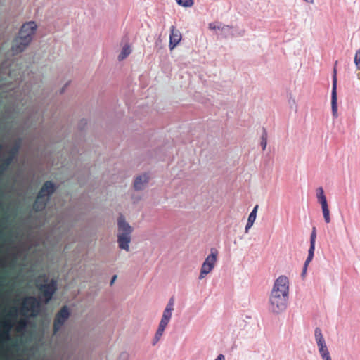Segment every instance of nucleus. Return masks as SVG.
<instances>
[{
    "label": "nucleus",
    "instance_id": "obj_7",
    "mask_svg": "<svg viewBox=\"0 0 360 360\" xmlns=\"http://www.w3.org/2000/svg\"><path fill=\"white\" fill-rule=\"evenodd\" d=\"M314 338L321 359L323 360H332L322 331L319 327H316L314 330Z\"/></svg>",
    "mask_w": 360,
    "mask_h": 360
},
{
    "label": "nucleus",
    "instance_id": "obj_35",
    "mask_svg": "<svg viewBox=\"0 0 360 360\" xmlns=\"http://www.w3.org/2000/svg\"><path fill=\"white\" fill-rule=\"evenodd\" d=\"M117 275H114L112 276V278H111L110 283V285H113V283H115V280L117 279Z\"/></svg>",
    "mask_w": 360,
    "mask_h": 360
},
{
    "label": "nucleus",
    "instance_id": "obj_32",
    "mask_svg": "<svg viewBox=\"0 0 360 360\" xmlns=\"http://www.w3.org/2000/svg\"><path fill=\"white\" fill-rule=\"evenodd\" d=\"M218 26H219V25H217H217H215V23H214V22H210V23H209V28H210V30H218V29H217V27H218Z\"/></svg>",
    "mask_w": 360,
    "mask_h": 360
},
{
    "label": "nucleus",
    "instance_id": "obj_33",
    "mask_svg": "<svg viewBox=\"0 0 360 360\" xmlns=\"http://www.w3.org/2000/svg\"><path fill=\"white\" fill-rule=\"evenodd\" d=\"M214 360H225V356L222 354H219Z\"/></svg>",
    "mask_w": 360,
    "mask_h": 360
},
{
    "label": "nucleus",
    "instance_id": "obj_12",
    "mask_svg": "<svg viewBox=\"0 0 360 360\" xmlns=\"http://www.w3.org/2000/svg\"><path fill=\"white\" fill-rule=\"evenodd\" d=\"M174 299L171 297L165 308L160 325L167 327L171 320L172 311H174Z\"/></svg>",
    "mask_w": 360,
    "mask_h": 360
},
{
    "label": "nucleus",
    "instance_id": "obj_30",
    "mask_svg": "<svg viewBox=\"0 0 360 360\" xmlns=\"http://www.w3.org/2000/svg\"><path fill=\"white\" fill-rule=\"evenodd\" d=\"M86 124H87L86 120L82 119L79 122V127L80 128L81 130H83L84 127L86 125Z\"/></svg>",
    "mask_w": 360,
    "mask_h": 360
},
{
    "label": "nucleus",
    "instance_id": "obj_36",
    "mask_svg": "<svg viewBox=\"0 0 360 360\" xmlns=\"http://www.w3.org/2000/svg\"><path fill=\"white\" fill-rule=\"evenodd\" d=\"M69 84V82H67L64 87H63L60 90V94H63L65 91V88Z\"/></svg>",
    "mask_w": 360,
    "mask_h": 360
},
{
    "label": "nucleus",
    "instance_id": "obj_5",
    "mask_svg": "<svg viewBox=\"0 0 360 360\" xmlns=\"http://www.w3.org/2000/svg\"><path fill=\"white\" fill-rule=\"evenodd\" d=\"M36 286L41 293V296L46 303H48L53 298V295L58 290V283L54 278L49 282V277L46 274H40L37 281Z\"/></svg>",
    "mask_w": 360,
    "mask_h": 360
},
{
    "label": "nucleus",
    "instance_id": "obj_27",
    "mask_svg": "<svg viewBox=\"0 0 360 360\" xmlns=\"http://www.w3.org/2000/svg\"><path fill=\"white\" fill-rule=\"evenodd\" d=\"M354 62L356 69L360 70V48L355 53Z\"/></svg>",
    "mask_w": 360,
    "mask_h": 360
},
{
    "label": "nucleus",
    "instance_id": "obj_28",
    "mask_svg": "<svg viewBox=\"0 0 360 360\" xmlns=\"http://www.w3.org/2000/svg\"><path fill=\"white\" fill-rule=\"evenodd\" d=\"M288 103H289V105L290 106L291 108H295V111L297 112V105L296 104V101L294 98H290V99L288 100Z\"/></svg>",
    "mask_w": 360,
    "mask_h": 360
},
{
    "label": "nucleus",
    "instance_id": "obj_6",
    "mask_svg": "<svg viewBox=\"0 0 360 360\" xmlns=\"http://www.w3.org/2000/svg\"><path fill=\"white\" fill-rule=\"evenodd\" d=\"M22 141L23 139L22 137L17 138L13 146L8 150V155L1 160V163L0 164V181L13 160L17 158Z\"/></svg>",
    "mask_w": 360,
    "mask_h": 360
},
{
    "label": "nucleus",
    "instance_id": "obj_25",
    "mask_svg": "<svg viewBox=\"0 0 360 360\" xmlns=\"http://www.w3.org/2000/svg\"><path fill=\"white\" fill-rule=\"evenodd\" d=\"M13 327V323L12 321H11V320H6L2 323V328H3L2 330H8V331L11 332Z\"/></svg>",
    "mask_w": 360,
    "mask_h": 360
},
{
    "label": "nucleus",
    "instance_id": "obj_16",
    "mask_svg": "<svg viewBox=\"0 0 360 360\" xmlns=\"http://www.w3.org/2000/svg\"><path fill=\"white\" fill-rule=\"evenodd\" d=\"M49 201V199L38 193L36 200L33 204V209L36 212L42 211L46 208Z\"/></svg>",
    "mask_w": 360,
    "mask_h": 360
},
{
    "label": "nucleus",
    "instance_id": "obj_37",
    "mask_svg": "<svg viewBox=\"0 0 360 360\" xmlns=\"http://www.w3.org/2000/svg\"><path fill=\"white\" fill-rule=\"evenodd\" d=\"M4 149V146L3 145H0V152Z\"/></svg>",
    "mask_w": 360,
    "mask_h": 360
},
{
    "label": "nucleus",
    "instance_id": "obj_23",
    "mask_svg": "<svg viewBox=\"0 0 360 360\" xmlns=\"http://www.w3.org/2000/svg\"><path fill=\"white\" fill-rule=\"evenodd\" d=\"M321 209H322L323 216L325 222L326 224H329L330 222L331 219H330V210L328 208V205H326L324 206H321Z\"/></svg>",
    "mask_w": 360,
    "mask_h": 360
},
{
    "label": "nucleus",
    "instance_id": "obj_21",
    "mask_svg": "<svg viewBox=\"0 0 360 360\" xmlns=\"http://www.w3.org/2000/svg\"><path fill=\"white\" fill-rule=\"evenodd\" d=\"M267 138L268 134L265 128H262V133L261 135V141L260 145L262 146V150H265L267 146Z\"/></svg>",
    "mask_w": 360,
    "mask_h": 360
},
{
    "label": "nucleus",
    "instance_id": "obj_24",
    "mask_svg": "<svg viewBox=\"0 0 360 360\" xmlns=\"http://www.w3.org/2000/svg\"><path fill=\"white\" fill-rule=\"evenodd\" d=\"M257 210H258V205H256L254 208L252 209V212H250V214H249V217H248V221H252V222H255V219H256V217H257Z\"/></svg>",
    "mask_w": 360,
    "mask_h": 360
},
{
    "label": "nucleus",
    "instance_id": "obj_22",
    "mask_svg": "<svg viewBox=\"0 0 360 360\" xmlns=\"http://www.w3.org/2000/svg\"><path fill=\"white\" fill-rule=\"evenodd\" d=\"M11 340V332L2 330L0 333V341L6 343Z\"/></svg>",
    "mask_w": 360,
    "mask_h": 360
},
{
    "label": "nucleus",
    "instance_id": "obj_31",
    "mask_svg": "<svg viewBox=\"0 0 360 360\" xmlns=\"http://www.w3.org/2000/svg\"><path fill=\"white\" fill-rule=\"evenodd\" d=\"M253 222L248 221V222L246 224V226H245V232L248 233V230L253 225Z\"/></svg>",
    "mask_w": 360,
    "mask_h": 360
},
{
    "label": "nucleus",
    "instance_id": "obj_20",
    "mask_svg": "<svg viewBox=\"0 0 360 360\" xmlns=\"http://www.w3.org/2000/svg\"><path fill=\"white\" fill-rule=\"evenodd\" d=\"M131 47L129 45H125L118 56L119 60H122L126 58L131 53Z\"/></svg>",
    "mask_w": 360,
    "mask_h": 360
},
{
    "label": "nucleus",
    "instance_id": "obj_3",
    "mask_svg": "<svg viewBox=\"0 0 360 360\" xmlns=\"http://www.w3.org/2000/svg\"><path fill=\"white\" fill-rule=\"evenodd\" d=\"M37 26L35 22L29 21L20 27L18 36L13 39L11 50L13 54L24 51L33 39Z\"/></svg>",
    "mask_w": 360,
    "mask_h": 360
},
{
    "label": "nucleus",
    "instance_id": "obj_34",
    "mask_svg": "<svg viewBox=\"0 0 360 360\" xmlns=\"http://www.w3.org/2000/svg\"><path fill=\"white\" fill-rule=\"evenodd\" d=\"M10 316H12V317H16L17 316V309L16 308H15L14 311H11L10 312Z\"/></svg>",
    "mask_w": 360,
    "mask_h": 360
},
{
    "label": "nucleus",
    "instance_id": "obj_19",
    "mask_svg": "<svg viewBox=\"0 0 360 360\" xmlns=\"http://www.w3.org/2000/svg\"><path fill=\"white\" fill-rule=\"evenodd\" d=\"M165 328H166L165 326H163L159 324L158 328L155 334V337L153 340V345H155L159 341V340L162 337Z\"/></svg>",
    "mask_w": 360,
    "mask_h": 360
},
{
    "label": "nucleus",
    "instance_id": "obj_1",
    "mask_svg": "<svg viewBox=\"0 0 360 360\" xmlns=\"http://www.w3.org/2000/svg\"><path fill=\"white\" fill-rule=\"evenodd\" d=\"M289 299V280L286 276L281 275L274 281L269 297V311L279 314L287 308Z\"/></svg>",
    "mask_w": 360,
    "mask_h": 360
},
{
    "label": "nucleus",
    "instance_id": "obj_8",
    "mask_svg": "<svg viewBox=\"0 0 360 360\" xmlns=\"http://www.w3.org/2000/svg\"><path fill=\"white\" fill-rule=\"evenodd\" d=\"M217 250L214 248L211 249V253L205 258L200 269L199 279H202L205 276L210 273L214 269L217 262Z\"/></svg>",
    "mask_w": 360,
    "mask_h": 360
},
{
    "label": "nucleus",
    "instance_id": "obj_14",
    "mask_svg": "<svg viewBox=\"0 0 360 360\" xmlns=\"http://www.w3.org/2000/svg\"><path fill=\"white\" fill-rule=\"evenodd\" d=\"M149 176L147 174H143L136 176L134 181V188L136 191H142L148 183Z\"/></svg>",
    "mask_w": 360,
    "mask_h": 360
},
{
    "label": "nucleus",
    "instance_id": "obj_29",
    "mask_svg": "<svg viewBox=\"0 0 360 360\" xmlns=\"http://www.w3.org/2000/svg\"><path fill=\"white\" fill-rule=\"evenodd\" d=\"M129 355L127 352H122L118 360H128Z\"/></svg>",
    "mask_w": 360,
    "mask_h": 360
},
{
    "label": "nucleus",
    "instance_id": "obj_17",
    "mask_svg": "<svg viewBox=\"0 0 360 360\" xmlns=\"http://www.w3.org/2000/svg\"><path fill=\"white\" fill-rule=\"evenodd\" d=\"M316 198L318 202L321 204V206H324L328 205L327 199L324 193L323 188L320 186L316 189Z\"/></svg>",
    "mask_w": 360,
    "mask_h": 360
},
{
    "label": "nucleus",
    "instance_id": "obj_10",
    "mask_svg": "<svg viewBox=\"0 0 360 360\" xmlns=\"http://www.w3.org/2000/svg\"><path fill=\"white\" fill-rule=\"evenodd\" d=\"M337 83H338L337 70L335 66L334 69H333V84H332V91H331V110H332V115L334 118H337L338 117Z\"/></svg>",
    "mask_w": 360,
    "mask_h": 360
},
{
    "label": "nucleus",
    "instance_id": "obj_11",
    "mask_svg": "<svg viewBox=\"0 0 360 360\" xmlns=\"http://www.w3.org/2000/svg\"><path fill=\"white\" fill-rule=\"evenodd\" d=\"M316 238V227L314 226L312 228L311 233L310 235V247L308 250V256L304 262V264L303 266V270H302V276H304L305 275L307 269V266L314 257V250H315Z\"/></svg>",
    "mask_w": 360,
    "mask_h": 360
},
{
    "label": "nucleus",
    "instance_id": "obj_4",
    "mask_svg": "<svg viewBox=\"0 0 360 360\" xmlns=\"http://www.w3.org/2000/svg\"><path fill=\"white\" fill-rule=\"evenodd\" d=\"M117 244L118 248L127 252L129 251V244L131 240V233L133 228L121 215L117 219Z\"/></svg>",
    "mask_w": 360,
    "mask_h": 360
},
{
    "label": "nucleus",
    "instance_id": "obj_2",
    "mask_svg": "<svg viewBox=\"0 0 360 360\" xmlns=\"http://www.w3.org/2000/svg\"><path fill=\"white\" fill-rule=\"evenodd\" d=\"M41 307L40 301L34 296L25 297L20 307V314L25 318L20 319L16 325L15 330L18 333H25L29 323L27 319L28 314L30 312L31 317L38 316Z\"/></svg>",
    "mask_w": 360,
    "mask_h": 360
},
{
    "label": "nucleus",
    "instance_id": "obj_15",
    "mask_svg": "<svg viewBox=\"0 0 360 360\" xmlns=\"http://www.w3.org/2000/svg\"><path fill=\"white\" fill-rule=\"evenodd\" d=\"M181 39V34L179 30H175L174 26L171 27V33L169 36V47L172 50L176 47Z\"/></svg>",
    "mask_w": 360,
    "mask_h": 360
},
{
    "label": "nucleus",
    "instance_id": "obj_9",
    "mask_svg": "<svg viewBox=\"0 0 360 360\" xmlns=\"http://www.w3.org/2000/svg\"><path fill=\"white\" fill-rule=\"evenodd\" d=\"M70 313L68 307L65 305L56 314L53 321V334H56L70 317Z\"/></svg>",
    "mask_w": 360,
    "mask_h": 360
},
{
    "label": "nucleus",
    "instance_id": "obj_18",
    "mask_svg": "<svg viewBox=\"0 0 360 360\" xmlns=\"http://www.w3.org/2000/svg\"><path fill=\"white\" fill-rule=\"evenodd\" d=\"M217 29L221 30L223 36L226 38L233 35L232 32L233 27L231 26L225 25L220 23L217 27Z\"/></svg>",
    "mask_w": 360,
    "mask_h": 360
},
{
    "label": "nucleus",
    "instance_id": "obj_13",
    "mask_svg": "<svg viewBox=\"0 0 360 360\" xmlns=\"http://www.w3.org/2000/svg\"><path fill=\"white\" fill-rule=\"evenodd\" d=\"M56 189L57 186L56 184L51 181H46L44 182L38 193L50 199V197L55 193Z\"/></svg>",
    "mask_w": 360,
    "mask_h": 360
},
{
    "label": "nucleus",
    "instance_id": "obj_26",
    "mask_svg": "<svg viewBox=\"0 0 360 360\" xmlns=\"http://www.w3.org/2000/svg\"><path fill=\"white\" fill-rule=\"evenodd\" d=\"M176 3L184 7H191L193 4V0H176Z\"/></svg>",
    "mask_w": 360,
    "mask_h": 360
}]
</instances>
